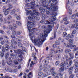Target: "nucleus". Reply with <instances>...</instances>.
<instances>
[{"instance_id":"nucleus-42","label":"nucleus","mask_w":78,"mask_h":78,"mask_svg":"<svg viewBox=\"0 0 78 78\" xmlns=\"http://www.w3.org/2000/svg\"><path fill=\"white\" fill-rule=\"evenodd\" d=\"M2 66H5L6 64V62H5L4 60H2Z\"/></svg>"},{"instance_id":"nucleus-14","label":"nucleus","mask_w":78,"mask_h":78,"mask_svg":"<svg viewBox=\"0 0 78 78\" xmlns=\"http://www.w3.org/2000/svg\"><path fill=\"white\" fill-rule=\"evenodd\" d=\"M69 1H68V3H67V6H66V8L67 9H69V14H72V9L70 8V6H69Z\"/></svg>"},{"instance_id":"nucleus-35","label":"nucleus","mask_w":78,"mask_h":78,"mask_svg":"<svg viewBox=\"0 0 78 78\" xmlns=\"http://www.w3.org/2000/svg\"><path fill=\"white\" fill-rule=\"evenodd\" d=\"M5 69L6 71H10V69H9V67L6 66L5 67Z\"/></svg>"},{"instance_id":"nucleus-34","label":"nucleus","mask_w":78,"mask_h":78,"mask_svg":"<svg viewBox=\"0 0 78 78\" xmlns=\"http://www.w3.org/2000/svg\"><path fill=\"white\" fill-rule=\"evenodd\" d=\"M9 52H7L6 53L5 55V57L6 59H7L8 58V56H9Z\"/></svg>"},{"instance_id":"nucleus-19","label":"nucleus","mask_w":78,"mask_h":78,"mask_svg":"<svg viewBox=\"0 0 78 78\" xmlns=\"http://www.w3.org/2000/svg\"><path fill=\"white\" fill-rule=\"evenodd\" d=\"M69 56H70L71 58H68V60H70L72 59H73L75 57V56H74V54L72 52H70L69 54Z\"/></svg>"},{"instance_id":"nucleus-57","label":"nucleus","mask_w":78,"mask_h":78,"mask_svg":"<svg viewBox=\"0 0 78 78\" xmlns=\"http://www.w3.org/2000/svg\"><path fill=\"white\" fill-rule=\"evenodd\" d=\"M35 4V1H34V2H32L30 3V4L31 5H34Z\"/></svg>"},{"instance_id":"nucleus-16","label":"nucleus","mask_w":78,"mask_h":78,"mask_svg":"<svg viewBox=\"0 0 78 78\" xmlns=\"http://www.w3.org/2000/svg\"><path fill=\"white\" fill-rule=\"evenodd\" d=\"M34 15H33L32 13V15H31V17H28V19L30 20H34V19H36L37 17H36V16H34Z\"/></svg>"},{"instance_id":"nucleus-18","label":"nucleus","mask_w":78,"mask_h":78,"mask_svg":"<svg viewBox=\"0 0 78 78\" xmlns=\"http://www.w3.org/2000/svg\"><path fill=\"white\" fill-rule=\"evenodd\" d=\"M76 25L74 24H72L70 25L69 26H67V27H69L70 28H78V25H76Z\"/></svg>"},{"instance_id":"nucleus-23","label":"nucleus","mask_w":78,"mask_h":78,"mask_svg":"<svg viewBox=\"0 0 78 78\" xmlns=\"http://www.w3.org/2000/svg\"><path fill=\"white\" fill-rule=\"evenodd\" d=\"M48 65V64H45L44 65V66H43L44 68H43V70L44 72H47V67Z\"/></svg>"},{"instance_id":"nucleus-47","label":"nucleus","mask_w":78,"mask_h":78,"mask_svg":"<svg viewBox=\"0 0 78 78\" xmlns=\"http://www.w3.org/2000/svg\"><path fill=\"white\" fill-rule=\"evenodd\" d=\"M59 27V24H57L56 26V27L55 28V29L54 30V31L56 33V30H58V27Z\"/></svg>"},{"instance_id":"nucleus-52","label":"nucleus","mask_w":78,"mask_h":78,"mask_svg":"<svg viewBox=\"0 0 78 78\" xmlns=\"http://www.w3.org/2000/svg\"><path fill=\"white\" fill-rule=\"evenodd\" d=\"M59 63H60V62L59 61H57L55 62V65H56V66H58V65Z\"/></svg>"},{"instance_id":"nucleus-63","label":"nucleus","mask_w":78,"mask_h":78,"mask_svg":"<svg viewBox=\"0 0 78 78\" xmlns=\"http://www.w3.org/2000/svg\"><path fill=\"white\" fill-rule=\"evenodd\" d=\"M73 40L72 39H70L69 40V43H72V42H73Z\"/></svg>"},{"instance_id":"nucleus-24","label":"nucleus","mask_w":78,"mask_h":78,"mask_svg":"<svg viewBox=\"0 0 78 78\" xmlns=\"http://www.w3.org/2000/svg\"><path fill=\"white\" fill-rule=\"evenodd\" d=\"M8 6L9 7V8L7 9L9 11H11L12 9V4H9L8 5Z\"/></svg>"},{"instance_id":"nucleus-33","label":"nucleus","mask_w":78,"mask_h":78,"mask_svg":"<svg viewBox=\"0 0 78 78\" xmlns=\"http://www.w3.org/2000/svg\"><path fill=\"white\" fill-rule=\"evenodd\" d=\"M44 24L45 25H46V24L47 25H49L50 24V22L48 21H46L44 22Z\"/></svg>"},{"instance_id":"nucleus-12","label":"nucleus","mask_w":78,"mask_h":78,"mask_svg":"<svg viewBox=\"0 0 78 78\" xmlns=\"http://www.w3.org/2000/svg\"><path fill=\"white\" fill-rule=\"evenodd\" d=\"M73 70V67L70 68L68 70L69 74L71 75L69 76V78H73L74 77L73 75L72 74V71Z\"/></svg>"},{"instance_id":"nucleus-8","label":"nucleus","mask_w":78,"mask_h":78,"mask_svg":"<svg viewBox=\"0 0 78 78\" xmlns=\"http://www.w3.org/2000/svg\"><path fill=\"white\" fill-rule=\"evenodd\" d=\"M12 44L10 46L11 49H16L17 48V46H16L17 42L13 40H11Z\"/></svg>"},{"instance_id":"nucleus-28","label":"nucleus","mask_w":78,"mask_h":78,"mask_svg":"<svg viewBox=\"0 0 78 78\" xmlns=\"http://www.w3.org/2000/svg\"><path fill=\"white\" fill-rule=\"evenodd\" d=\"M70 51H71V50L69 49H66L65 51V53H70Z\"/></svg>"},{"instance_id":"nucleus-64","label":"nucleus","mask_w":78,"mask_h":78,"mask_svg":"<svg viewBox=\"0 0 78 78\" xmlns=\"http://www.w3.org/2000/svg\"><path fill=\"white\" fill-rule=\"evenodd\" d=\"M74 51H77L78 50V47L74 49Z\"/></svg>"},{"instance_id":"nucleus-26","label":"nucleus","mask_w":78,"mask_h":78,"mask_svg":"<svg viewBox=\"0 0 78 78\" xmlns=\"http://www.w3.org/2000/svg\"><path fill=\"white\" fill-rule=\"evenodd\" d=\"M28 78H31L33 76L32 73L30 72L27 75Z\"/></svg>"},{"instance_id":"nucleus-41","label":"nucleus","mask_w":78,"mask_h":78,"mask_svg":"<svg viewBox=\"0 0 78 78\" xmlns=\"http://www.w3.org/2000/svg\"><path fill=\"white\" fill-rule=\"evenodd\" d=\"M16 19H17V20H20V16L19 15H18L17 16H16Z\"/></svg>"},{"instance_id":"nucleus-45","label":"nucleus","mask_w":78,"mask_h":78,"mask_svg":"<svg viewBox=\"0 0 78 78\" xmlns=\"http://www.w3.org/2000/svg\"><path fill=\"white\" fill-rule=\"evenodd\" d=\"M15 12H16V10H15V9H14L12 10L11 11V14H14Z\"/></svg>"},{"instance_id":"nucleus-32","label":"nucleus","mask_w":78,"mask_h":78,"mask_svg":"<svg viewBox=\"0 0 78 78\" xmlns=\"http://www.w3.org/2000/svg\"><path fill=\"white\" fill-rule=\"evenodd\" d=\"M3 15L2 14H0V20L1 22H2L3 21Z\"/></svg>"},{"instance_id":"nucleus-22","label":"nucleus","mask_w":78,"mask_h":78,"mask_svg":"<svg viewBox=\"0 0 78 78\" xmlns=\"http://www.w3.org/2000/svg\"><path fill=\"white\" fill-rule=\"evenodd\" d=\"M17 55L15 54L14 53H12L10 54V56L12 57V58L13 59H16L17 58Z\"/></svg>"},{"instance_id":"nucleus-11","label":"nucleus","mask_w":78,"mask_h":78,"mask_svg":"<svg viewBox=\"0 0 78 78\" xmlns=\"http://www.w3.org/2000/svg\"><path fill=\"white\" fill-rule=\"evenodd\" d=\"M9 28L10 30H12V34H16V28H13L12 26V25H10L9 26Z\"/></svg>"},{"instance_id":"nucleus-29","label":"nucleus","mask_w":78,"mask_h":78,"mask_svg":"<svg viewBox=\"0 0 78 78\" xmlns=\"http://www.w3.org/2000/svg\"><path fill=\"white\" fill-rule=\"evenodd\" d=\"M61 58V55L59 54H58L56 56L55 59H57V60H58V59H59Z\"/></svg>"},{"instance_id":"nucleus-10","label":"nucleus","mask_w":78,"mask_h":78,"mask_svg":"<svg viewBox=\"0 0 78 78\" xmlns=\"http://www.w3.org/2000/svg\"><path fill=\"white\" fill-rule=\"evenodd\" d=\"M64 45H65L66 47H69L71 49H75L76 48V46L75 45H72V44L67 43V42L64 43Z\"/></svg>"},{"instance_id":"nucleus-39","label":"nucleus","mask_w":78,"mask_h":78,"mask_svg":"<svg viewBox=\"0 0 78 78\" xmlns=\"http://www.w3.org/2000/svg\"><path fill=\"white\" fill-rule=\"evenodd\" d=\"M17 52H18V53H20V54H23V53L22 52V51L20 49H18L17 50Z\"/></svg>"},{"instance_id":"nucleus-59","label":"nucleus","mask_w":78,"mask_h":78,"mask_svg":"<svg viewBox=\"0 0 78 78\" xmlns=\"http://www.w3.org/2000/svg\"><path fill=\"white\" fill-rule=\"evenodd\" d=\"M13 26L14 27H15V28H17V25L16 24H13Z\"/></svg>"},{"instance_id":"nucleus-5","label":"nucleus","mask_w":78,"mask_h":78,"mask_svg":"<svg viewBox=\"0 0 78 78\" xmlns=\"http://www.w3.org/2000/svg\"><path fill=\"white\" fill-rule=\"evenodd\" d=\"M30 40L32 41V42L34 44L36 45H39V38H35V37L32 36L30 37Z\"/></svg>"},{"instance_id":"nucleus-49","label":"nucleus","mask_w":78,"mask_h":78,"mask_svg":"<svg viewBox=\"0 0 78 78\" xmlns=\"http://www.w3.org/2000/svg\"><path fill=\"white\" fill-rule=\"evenodd\" d=\"M75 57L76 58H78V51H76V53L75 54Z\"/></svg>"},{"instance_id":"nucleus-50","label":"nucleus","mask_w":78,"mask_h":78,"mask_svg":"<svg viewBox=\"0 0 78 78\" xmlns=\"http://www.w3.org/2000/svg\"><path fill=\"white\" fill-rule=\"evenodd\" d=\"M76 31L75 30H74L72 31V34H76Z\"/></svg>"},{"instance_id":"nucleus-61","label":"nucleus","mask_w":78,"mask_h":78,"mask_svg":"<svg viewBox=\"0 0 78 78\" xmlns=\"http://www.w3.org/2000/svg\"><path fill=\"white\" fill-rule=\"evenodd\" d=\"M11 37L12 39H13L14 38H16V36H15V35L13 34L11 35Z\"/></svg>"},{"instance_id":"nucleus-20","label":"nucleus","mask_w":78,"mask_h":78,"mask_svg":"<svg viewBox=\"0 0 78 78\" xmlns=\"http://www.w3.org/2000/svg\"><path fill=\"white\" fill-rule=\"evenodd\" d=\"M53 52H50V54H49L48 56L47 57V58H50L51 60H52V57H53Z\"/></svg>"},{"instance_id":"nucleus-38","label":"nucleus","mask_w":78,"mask_h":78,"mask_svg":"<svg viewBox=\"0 0 78 78\" xmlns=\"http://www.w3.org/2000/svg\"><path fill=\"white\" fill-rule=\"evenodd\" d=\"M67 35V34L66 32H64L63 33V37H65Z\"/></svg>"},{"instance_id":"nucleus-60","label":"nucleus","mask_w":78,"mask_h":78,"mask_svg":"<svg viewBox=\"0 0 78 78\" xmlns=\"http://www.w3.org/2000/svg\"><path fill=\"white\" fill-rule=\"evenodd\" d=\"M69 21H66L64 22V24H65V25H67V24H69Z\"/></svg>"},{"instance_id":"nucleus-43","label":"nucleus","mask_w":78,"mask_h":78,"mask_svg":"<svg viewBox=\"0 0 78 78\" xmlns=\"http://www.w3.org/2000/svg\"><path fill=\"white\" fill-rule=\"evenodd\" d=\"M76 17V16L75 15V14H73L71 16V18L72 19H75Z\"/></svg>"},{"instance_id":"nucleus-58","label":"nucleus","mask_w":78,"mask_h":78,"mask_svg":"<svg viewBox=\"0 0 78 78\" xmlns=\"http://www.w3.org/2000/svg\"><path fill=\"white\" fill-rule=\"evenodd\" d=\"M32 56L34 58V59L35 60H36L37 58H36V55H32Z\"/></svg>"},{"instance_id":"nucleus-4","label":"nucleus","mask_w":78,"mask_h":78,"mask_svg":"<svg viewBox=\"0 0 78 78\" xmlns=\"http://www.w3.org/2000/svg\"><path fill=\"white\" fill-rule=\"evenodd\" d=\"M54 24L51 23V25H48V27H47V28H48V31H47V30H46L44 31V33H46V34L44 35V36L43 38V42L45 41V40H46V37H47V34L48 33H50V32L51 31V28L54 27Z\"/></svg>"},{"instance_id":"nucleus-30","label":"nucleus","mask_w":78,"mask_h":78,"mask_svg":"<svg viewBox=\"0 0 78 78\" xmlns=\"http://www.w3.org/2000/svg\"><path fill=\"white\" fill-rule=\"evenodd\" d=\"M70 34H68L67 35V36L66 37L65 39L67 41H68L69 39H70Z\"/></svg>"},{"instance_id":"nucleus-6","label":"nucleus","mask_w":78,"mask_h":78,"mask_svg":"<svg viewBox=\"0 0 78 78\" xmlns=\"http://www.w3.org/2000/svg\"><path fill=\"white\" fill-rule=\"evenodd\" d=\"M57 14L56 13L53 12L51 13L50 14V16H51V19H49V21L52 22L53 21H55L56 20V19L55 16H57Z\"/></svg>"},{"instance_id":"nucleus-3","label":"nucleus","mask_w":78,"mask_h":78,"mask_svg":"<svg viewBox=\"0 0 78 78\" xmlns=\"http://www.w3.org/2000/svg\"><path fill=\"white\" fill-rule=\"evenodd\" d=\"M42 28L44 29V34L41 33L40 34V40H39V46H41V45H42V44H43V42H44L45 41H44V37L45 36L44 35H45V34H46V32H45V31H48V28H46V27L45 26H42Z\"/></svg>"},{"instance_id":"nucleus-37","label":"nucleus","mask_w":78,"mask_h":78,"mask_svg":"<svg viewBox=\"0 0 78 78\" xmlns=\"http://www.w3.org/2000/svg\"><path fill=\"white\" fill-rule=\"evenodd\" d=\"M44 65H41L40 66V70H43L44 68Z\"/></svg>"},{"instance_id":"nucleus-55","label":"nucleus","mask_w":78,"mask_h":78,"mask_svg":"<svg viewBox=\"0 0 78 78\" xmlns=\"http://www.w3.org/2000/svg\"><path fill=\"white\" fill-rule=\"evenodd\" d=\"M0 33L1 34H4V33H5V32L4 31H3V30H0Z\"/></svg>"},{"instance_id":"nucleus-7","label":"nucleus","mask_w":78,"mask_h":78,"mask_svg":"<svg viewBox=\"0 0 78 78\" xmlns=\"http://www.w3.org/2000/svg\"><path fill=\"white\" fill-rule=\"evenodd\" d=\"M50 6L51 7V8H49L48 6L46 7V8L49 10V11H56V7H55V4H53L52 3H51L50 5Z\"/></svg>"},{"instance_id":"nucleus-36","label":"nucleus","mask_w":78,"mask_h":78,"mask_svg":"<svg viewBox=\"0 0 78 78\" xmlns=\"http://www.w3.org/2000/svg\"><path fill=\"white\" fill-rule=\"evenodd\" d=\"M19 58H20V61H22V59L23 58V56H22V55H18Z\"/></svg>"},{"instance_id":"nucleus-56","label":"nucleus","mask_w":78,"mask_h":78,"mask_svg":"<svg viewBox=\"0 0 78 78\" xmlns=\"http://www.w3.org/2000/svg\"><path fill=\"white\" fill-rule=\"evenodd\" d=\"M1 44L3 45H5V42L4 40L3 41H1Z\"/></svg>"},{"instance_id":"nucleus-1","label":"nucleus","mask_w":78,"mask_h":78,"mask_svg":"<svg viewBox=\"0 0 78 78\" xmlns=\"http://www.w3.org/2000/svg\"><path fill=\"white\" fill-rule=\"evenodd\" d=\"M34 25V23H32V22H31L30 21H28V23H27V26L28 27V29L29 30V36H32L33 34L36 33L37 31H38V30H37L36 29L34 28L31 29L32 27Z\"/></svg>"},{"instance_id":"nucleus-54","label":"nucleus","mask_w":78,"mask_h":78,"mask_svg":"<svg viewBox=\"0 0 78 78\" xmlns=\"http://www.w3.org/2000/svg\"><path fill=\"white\" fill-rule=\"evenodd\" d=\"M11 18H12V17H11V16L9 15L8 16L7 18V19H8V20H10V19H11Z\"/></svg>"},{"instance_id":"nucleus-9","label":"nucleus","mask_w":78,"mask_h":78,"mask_svg":"<svg viewBox=\"0 0 78 78\" xmlns=\"http://www.w3.org/2000/svg\"><path fill=\"white\" fill-rule=\"evenodd\" d=\"M54 68H52L50 69V71L49 70L48 71V73L49 75H50L51 73H52V76H55L56 75H58V73H56V72H54Z\"/></svg>"},{"instance_id":"nucleus-17","label":"nucleus","mask_w":78,"mask_h":78,"mask_svg":"<svg viewBox=\"0 0 78 78\" xmlns=\"http://www.w3.org/2000/svg\"><path fill=\"white\" fill-rule=\"evenodd\" d=\"M8 9H4L3 10V12L4 13V14L5 16H7L9 14V11H8Z\"/></svg>"},{"instance_id":"nucleus-27","label":"nucleus","mask_w":78,"mask_h":78,"mask_svg":"<svg viewBox=\"0 0 78 78\" xmlns=\"http://www.w3.org/2000/svg\"><path fill=\"white\" fill-rule=\"evenodd\" d=\"M32 14L33 15H36V16L38 15V14H39V13L38 12H36V10H33Z\"/></svg>"},{"instance_id":"nucleus-51","label":"nucleus","mask_w":78,"mask_h":78,"mask_svg":"<svg viewBox=\"0 0 78 78\" xmlns=\"http://www.w3.org/2000/svg\"><path fill=\"white\" fill-rule=\"evenodd\" d=\"M17 35H20L22 33V31H18L17 32Z\"/></svg>"},{"instance_id":"nucleus-40","label":"nucleus","mask_w":78,"mask_h":78,"mask_svg":"<svg viewBox=\"0 0 78 78\" xmlns=\"http://www.w3.org/2000/svg\"><path fill=\"white\" fill-rule=\"evenodd\" d=\"M31 63L33 65H34V64H36V63H37V61L36 60H35L34 61H32Z\"/></svg>"},{"instance_id":"nucleus-46","label":"nucleus","mask_w":78,"mask_h":78,"mask_svg":"<svg viewBox=\"0 0 78 78\" xmlns=\"http://www.w3.org/2000/svg\"><path fill=\"white\" fill-rule=\"evenodd\" d=\"M14 63L15 64H19V63H18V62H17V61L16 60H14Z\"/></svg>"},{"instance_id":"nucleus-53","label":"nucleus","mask_w":78,"mask_h":78,"mask_svg":"<svg viewBox=\"0 0 78 78\" xmlns=\"http://www.w3.org/2000/svg\"><path fill=\"white\" fill-rule=\"evenodd\" d=\"M77 22H78V19H75L74 21V23H77Z\"/></svg>"},{"instance_id":"nucleus-2","label":"nucleus","mask_w":78,"mask_h":78,"mask_svg":"<svg viewBox=\"0 0 78 78\" xmlns=\"http://www.w3.org/2000/svg\"><path fill=\"white\" fill-rule=\"evenodd\" d=\"M69 59H66L65 61L64 62V63H62L61 64V68L59 69V71L60 72H64V68L66 67V65L67 66V67H68V66H71V65H72V60H70L68 61Z\"/></svg>"},{"instance_id":"nucleus-21","label":"nucleus","mask_w":78,"mask_h":78,"mask_svg":"<svg viewBox=\"0 0 78 78\" xmlns=\"http://www.w3.org/2000/svg\"><path fill=\"white\" fill-rule=\"evenodd\" d=\"M43 63L44 64V65L45 64H47L49 63V60L48 59H44L43 61Z\"/></svg>"},{"instance_id":"nucleus-25","label":"nucleus","mask_w":78,"mask_h":78,"mask_svg":"<svg viewBox=\"0 0 78 78\" xmlns=\"http://www.w3.org/2000/svg\"><path fill=\"white\" fill-rule=\"evenodd\" d=\"M4 42H5V46H7V45H8V44H9V42L8 41V40L6 39L4 40Z\"/></svg>"},{"instance_id":"nucleus-48","label":"nucleus","mask_w":78,"mask_h":78,"mask_svg":"<svg viewBox=\"0 0 78 78\" xmlns=\"http://www.w3.org/2000/svg\"><path fill=\"white\" fill-rule=\"evenodd\" d=\"M55 44L57 45H59L60 44V42L59 41H56L55 42Z\"/></svg>"},{"instance_id":"nucleus-62","label":"nucleus","mask_w":78,"mask_h":78,"mask_svg":"<svg viewBox=\"0 0 78 78\" xmlns=\"http://www.w3.org/2000/svg\"><path fill=\"white\" fill-rule=\"evenodd\" d=\"M75 67H78V62H76L75 64Z\"/></svg>"},{"instance_id":"nucleus-31","label":"nucleus","mask_w":78,"mask_h":78,"mask_svg":"<svg viewBox=\"0 0 78 78\" xmlns=\"http://www.w3.org/2000/svg\"><path fill=\"white\" fill-rule=\"evenodd\" d=\"M16 24L17 25H19V26H20L21 25H22V23H21V22L17 21L16 22Z\"/></svg>"},{"instance_id":"nucleus-44","label":"nucleus","mask_w":78,"mask_h":78,"mask_svg":"<svg viewBox=\"0 0 78 78\" xmlns=\"http://www.w3.org/2000/svg\"><path fill=\"white\" fill-rule=\"evenodd\" d=\"M3 56H4V52H0V56H1V57H3Z\"/></svg>"},{"instance_id":"nucleus-13","label":"nucleus","mask_w":78,"mask_h":78,"mask_svg":"<svg viewBox=\"0 0 78 78\" xmlns=\"http://www.w3.org/2000/svg\"><path fill=\"white\" fill-rule=\"evenodd\" d=\"M9 48H10V46L9 45L6 46L5 48L4 46H3L2 48V50L3 52H5V50L8 51Z\"/></svg>"},{"instance_id":"nucleus-15","label":"nucleus","mask_w":78,"mask_h":78,"mask_svg":"<svg viewBox=\"0 0 78 78\" xmlns=\"http://www.w3.org/2000/svg\"><path fill=\"white\" fill-rule=\"evenodd\" d=\"M58 52L59 53H61L63 52V50L60 48H57L56 51H54V53L56 54V53H58Z\"/></svg>"}]
</instances>
